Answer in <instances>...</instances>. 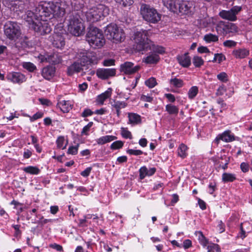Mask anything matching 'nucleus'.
I'll use <instances>...</instances> for the list:
<instances>
[{
    "label": "nucleus",
    "mask_w": 252,
    "mask_h": 252,
    "mask_svg": "<svg viewBox=\"0 0 252 252\" xmlns=\"http://www.w3.org/2000/svg\"><path fill=\"white\" fill-rule=\"evenodd\" d=\"M68 8L69 5L65 1H44L39 3L35 10L40 17L50 19L52 17H63Z\"/></svg>",
    "instance_id": "f257e3e1"
},
{
    "label": "nucleus",
    "mask_w": 252,
    "mask_h": 252,
    "mask_svg": "<svg viewBox=\"0 0 252 252\" xmlns=\"http://www.w3.org/2000/svg\"><path fill=\"white\" fill-rule=\"evenodd\" d=\"M24 19L29 25V28L40 35L49 33L51 31V28L47 22L49 18L40 17L35 11V13L28 11L25 15Z\"/></svg>",
    "instance_id": "f03ea898"
},
{
    "label": "nucleus",
    "mask_w": 252,
    "mask_h": 252,
    "mask_svg": "<svg viewBox=\"0 0 252 252\" xmlns=\"http://www.w3.org/2000/svg\"><path fill=\"white\" fill-rule=\"evenodd\" d=\"M78 60L67 68V73L71 76L75 73H78L83 70V67L89 64H96L101 59L102 56L94 52L83 53L79 54Z\"/></svg>",
    "instance_id": "7ed1b4c3"
},
{
    "label": "nucleus",
    "mask_w": 252,
    "mask_h": 252,
    "mask_svg": "<svg viewBox=\"0 0 252 252\" xmlns=\"http://www.w3.org/2000/svg\"><path fill=\"white\" fill-rule=\"evenodd\" d=\"M68 32L74 36H80L85 30L82 20L78 13L74 11L69 14L67 19Z\"/></svg>",
    "instance_id": "20e7f679"
},
{
    "label": "nucleus",
    "mask_w": 252,
    "mask_h": 252,
    "mask_svg": "<svg viewBox=\"0 0 252 252\" xmlns=\"http://www.w3.org/2000/svg\"><path fill=\"white\" fill-rule=\"evenodd\" d=\"M108 7L102 4H99L89 8L85 12V16L88 21L92 23L97 22L107 16L109 14Z\"/></svg>",
    "instance_id": "39448f33"
},
{
    "label": "nucleus",
    "mask_w": 252,
    "mask_h": 252,
    "mask_svg": "<svg viewBox=\"0 0 252 252\" xmlns=\"http://www.w3.org/2000/svg\"><path fill=\"white\" fill-rule=\"evenodd\" d=\"M140 13L143 19L150 23L156 24L161 19L160 14L155 8L145 3L140 4Z\"/></svg>",
    "instance_id": "423d86ee"
},
{
    "label": "nucleus",
    "mask_w": 252,
    "mask_h": 252,
    "mask_svg": "<svg viewBox=\"0 0 252 252\" xmlns=\"http://www.w3.org/2000/svg\"><path fill=\"white\" fill-rule=\"evenodd\" d=\"M105 33L109 39L116 43L123 42L126 37L123 30L113 23L110 24L106 27Z\"/></svg>",
    "instance_id": "0eeeda50"
},
{
    "label": "nucleus",
    "mask_w": 252,
    "mask_h": 252,
    "mask_svg": "<svg viewBox=\"0 0 252 252\" xmlns=\"http://www.w3.org/2000/svg\"><path fill=\"white\" fill-rule=\"evenodd\" d=\"M87 38L90 46L102 47L105 43V39L102 31L96 27L90 28Z\"/></svg>",
    "instance_id": "6e6552de"
},
{
    "label": "nucleus",
    "mask_w": 252,
    "mask_h": 252,
    "mask_svg": "<svg viewBox=\"0 0 252 252\" xmlns=\"http://www.w3.org/2000/svg\"><path fill=\"white\" fill-rule=\"evenodd\" d=\"M147 34V31L143 30L134 32L132 38L137 46L141 47H153L155 46L153 42L148 38Z\"/></svg>",
    "instance_id": "1a4fd4ad"
},
{
    "label": "nucleus",
    "mask_w": 252,
    "mask_h": 252,
    "mask_svg": "<svg viewBox=\"0 0 252 252\" xmlns=\"http://www.w3.org/2000/svg\"><path fill=\"white\" fill-rule=\"evenodd\" d=\"M4 33L9 39L17 38L20 34L19 26L15 22L8 21L4 25Z\"/></svg>",
    "instance_id": "9d476101"
},
{
    "label": "nucleus",
    "mask_w": 252,
    "mask_h": 252,
    "mask_svg": "<svg viewBox=\"0 0 252 252\" xmlns=\"http://www.w3.org/2000/svg\"><path fill=\"white\" fill-rule=\"evenodd\" d=\"M241 10V7L235 6L229 10H221L220 12L219 15L223 19L230 21H235L237 20L236 15Z\"/></svg>",
    "instance_id": "9b49d317"
},
{
    "label": "nucleus",
    "mask_w": 252,
    "mask_h": 252,
    "mask_svg": "<svg viewBox=\"0 0 252 252\" xmlns=\"http://www.w3.org/2000/svg\"><path fill=\"white\" fill-rule=\"evenodd\" d=\"M179 6V13L185 15H192L195 12V2L193 1L181 0Z\"/></svg>",
    "instance_id": "f8f14e48"
},
{
    "label": "nucleus",
    "mask_w": 252,
    "mask_h": 252,
    "mask_svg": "<svg viewBox=\"0 0 252 252\" xmlns=\"http://www.w3.org/2000/svg\"><path fill=\"white\" fill-rule=\"evenodd\" d=\"M155 49V50L153 52H151L146 58L144 59V61L146 63L150 64L157 63L159 60L158 54H162L165 52L163 48Z\"/></svg>",
    "instance_id": "ddd939ff"
},
{
    "label": "nucleus",
    "mask_w": 252,
    "mask_h": 252,
    "mask_svg": "<svg viewBox=\"0 0 252 252\" xmlns=\"http://www.w3.org/2000/svg\"><path fill=\"white\" fill-rule=\"evenodd\" d=\"M97 76L101 79H107L116 75V69L114 68H99L96 70Z\"/></svg>",
    "instance_id": "4468645a"
},
{
    "label": "nucleus",
    "mask_w": 252,
    "mask_h": 252,
    "mask_svg": "<svg viewBox=\"0 0 252 252\" xmlns=\"http://www.w3.org/2000/svg\"><path fill=\"white\" fill-rule=\"evenodd\" d=\"M7 78L8 80L14 83L21 84L26 81V78L25 76L20 72H10L7 75Z\"/></svg>",
    "instance_id": "2eb2a0df"
},
{
    "label": "nucleus",
    "mask_w": 252,
    "mask_h": 252,
    "mask_svg": "<svg viewBox=\"0 0 252 252\" xmlns=\"http://www.w3.org/2000/svg\"><path fill=\"white\" fill-rule=\"evenodd\" d=\"M139 68L138 65L133 66V63L131 62H126L121 65L120 70L125 74H131L138 71Z\"/></svg>",
    "instance_id": "dca6fc26"
},
{
    "label": "nucleus",
    "mask_w": 252,
    "mask_h": 252,
    "mask_svg": "<svg viewBox=\"0 0 252 252\" xmlns=\"http://www.w3.org/2000/svg\"><path fill=\"white\" fill-rule=\"evenodd\" d=\"M235 140L234 135L231 133L230 130H226L222 133L219 134L215 139V142L218 144L220 140L225 142H230Z\"/></svg>",
    "instance_id": "f3484780"
},
{
    "label": "nucleus",
    "mask_w": 252,
    "mask_h": 252,
    "mask_svg": "<svg viewBox=\"0 0 252 252\" xmlns=\"http://www.w3.org/2000/svg\"><path fill=\"white\" fill-rule=\"evenodd\" d=\"M180 0H166L164 1V5L171 11L179 13Z\"/></svg>",
    "instance_id": "a211bd4d"
},
{
    "label": "nucleus",
    "mask_w": 252,
    "mask_h": 252,
    "mask_svg": "<svg viewBox=\"0 0 252 252\" xmlns=\"http://www.w3.org/2000/svg\"><path fill=\"white\" fill-rule=\"evenodd\" d=\"M55 72L56 69L55 67L48 65L42 69L41 74L43 78L49 80L55 76Z\"/></svg>",
    "instance_id": "6ab92c4d"
},
{
    "label": "nucleus",
    "mask_w": 252,
    "mask_h": 252,
    "mask_svg": "<svg viewBox=\"0 0 252 252\" xmlns=\"http://www.w3.org/2000/svg\"><path fill=\"white\" fill-rule=\"evenodd\" d=\"M52 38V45L54 47H63L65 45L64 38L59 33L54 34Z\"/></svg>",
    "instance_id": "aec40b11"
},
{
    "label": "nucleus",
    "mask_w": 252,
    "mask_h": 252,
    "mask_svg": "<svg viewBox=\"0 0 252 252\" xmlns=\"http://www.w3.org/2000/svg\"><path fill=\"white\" fill-rule=\"evenodd\" d=\"M216 31L219 34L227 35V22L220 21L216 24Z\"/></svg>",
    "instance_id": "412c9836"
},
{
    "label": "nucleus",
    "mask_w": 252,
    "mask_h": 252,
    "mask_svg": "<svg viewBox=\"0 0 252 252\" xmlns=\"http://www.w3.org/2000/svg\"><path fill=\"white\" fill-rule=\"evenodd\" d=\"M57 106L63 112L67 113L72 109V104L69 101L61 100L58 102Z\"/></svg>",
    "instance_id": "4be33fe9"
},
{
    "label": "nucleus",
    "mask_w": 252,
    "mask_h": 252,
    "mask_svg": "<svg viewBox=\"0 0 252 252\" xmlns=\"http://www.w3.org/2000/svg\"><path fill=\"white\" fill-rule=\"evenodd\" d=\"M128 124L136 125L141 123V116L137 114L130 113L128 114Z\"/></svg>",
    "instance_id": "5701e85b"
},
{
    "label": "nucleus",
    "mask_w": 252,
    "mask_h": 252,
    "mask_svg": "<svg viewBox=\"0 0 252 252\" xmlns=\"http://www.w3.org/2000/svg\"><path fill=\"white\" fill-rule=\"evenodd\" d=\"M177 59L179 63L184 67H188L190 64V58L187 53L178 56Z\"/></svg>",
    "instance_id": "b1692460"
},
{
    "label": "nucleus",
    "mask_w": 252,
    "mask_h": 252,
    "mask_svg": "<svg viewBox=\"0 0 252 252\" xmlns=\"http://www.w3.org/2000/svg\"><path fill=\"white\" fill-rule=\"evenodd\" d=\"M216 19L213 17L204 18L203 19L200 20L199 22V23H200L201 25L205 28L211 27L213 25H216Z\"/></svg>",
    "instance_id": "393cba45"
},
{
    "label": "nucleus",
    "mask_w": 252,
    "mask_h": 252,
    "mask_svg": "<svg viewBox=\"0 0 252 252\" xmlns=\"http://www.w3.org/2000/svg\"><path fill=\"white\" fill-rule=\"evenodd\" d=\"M116 137L113 135H105L96 140V143L98 145H103L110 142L116 139Z\"/></svg>",
    "instance_id": "a878e982"
},
{
    "label": "nucleus",
    "mask_w": 252,
    "mask_h": 252,
    "mask_svg": "<svg viewBox=\"0 0 252 252\" xmlns=\"http://www.w3.org/2000/svg\"><path fill=\"white\" fill-rule=\"evenodd\" d=\"M233 55L238 58H244L247 56L249 52L245 48H237L233 50Z\"/></svg>",
    "instance_id": "bb28decb"
},
{
    "label": "nucleus",
    "mask_w": 252,
    "mask_h": 252,
    "mask_svg": "<svg viewBox=\"0 0 252 252\" xmlns=\"http://www.w3.org/2000/svg\"><path fill=\"white\" fill-rule=\"evenodd\" d=\"M112 90L111 89H108L104 93L100 94L97 96V101L100 104H103L104 101L108 98L110 97L111 95Z\"/></svg>",
    "instance_id": "cd10ccee"
},
{
    "label": "nucleus",
    "mask_w": 252,
    "mask_h": 252,
    "mask_svg": "<svg viewBox=\"0 0 252 252\" xmlns=\"http://www.w3.org/2000/svg\"><path fill=\"white\" fill-rule=\"evenodd\" d=\"M222 181L224 183L232 182L236 180L235 174L224 172L222 174Z\"/></svg>",
    "instance_id": "c85d7f7f"
},
{
    "label": "nucleus",
    "mask_w": 252,
    "mask_h": 252,
    "mask_svg": "<svg viewBox=\"0 0 252 252\" xmlns=\"http://www.w3.org/2000/svg\"><path fill=\"white\" fill-rule=\"evenodd\" d=\"M45 59L47 62L54 64L59 63L61 61V59L58 55L55 53L47 55L46 57H45Z\"/></svg>",
    "instance_id": "c756f323"
},
{
    "label": "nucleus",
    "mask_w": 252,
    "mask_h": 252,
    "mask_svg": "<svg viewBox=\"0 0 252 252\" xmlns=\"http://www.w3.org/2000/svg\"><path fill=\"white\" fill-rule=\"evenodd\" d=\"M195 235L198 237V240L200 244L204 247L205 248L207 245L209 243L208 240L204 236L201 231H197L195 232Z\"/></svg>",
    "instance_id": "7c9ffc66"
},
{
    "label": "nucleus",
    "mask_w": 252,
    "mask_h": 252,
    "mask_svg": "<svg viewBox=\"0 0 252 252\" xmlns=\"http://www.w3.org/2000/svg\"><path fill=\"white\" fill-rule=\"evenodd\" d=\"M207 252H220L221 250L220 246L216 244L210 243L205 247Z\"/></svg>",
    "instance_id": "2f4dec72"
},
{
    "label": "nucleus",
    "mask_w": 252,
    "mask_h": 252,
    "mask_svg": "<svg viewBox=\"0 0 252 252\" xmlns=\"http://www.w3.org/2000/svg\"><path fill=\"white\" fill-rule=\"evenodd\" d=\"M165 110L170 115H177L179 112L178 107L171 104L166 105Z\"/></svg>",
    "instance_id": "473e14b6"
},
{
    "label": "nucleus",
    "mask_w": 252,
    "mask_h": 252,
    "mask_svg": "<svg viewBox=\"0 0 252 252\" xmlns=\"http://www.w3.org/2000/svg\"><path fill=\"white\" fill-rule=\"evenodd\" d=\"M23 171L27 173L33 175H37L40 172V169L38 167L32 166L24 167Z\"/></svg>",
    "instance_id": "72a5a7b5"
},
{
    "label": "nucleus",
    "mask_w": 252,
    "mask_h": 252,
    "mask_svg": "<svg viewBox=\"0 0 252 252\" xmlns=\"http://www.w3.org/2000/svg\"><path fill=\"white\" fill-rule=\"evenodd\" d=\"M238 32V28L236 25L232 23L227 22V34H234Z\"/></svg>",
    "instance_id": "f704fd0d"
},
{
    "label": "nucleus",
    "mask_w": 252,
    "mask_h": 252,
    "mask_svg": "<svg viewBox=\"0 0 252 252\" xmlns=\"http://www.w3.org/2000/svg\"><path fill=\"white\" fill-rule=\"evenodd\" d=\"M203 39L208 43L216 42L219 40V38L217 35L212 33H209L205 35Z\"/></svg>",
    "instance_id": "c9c22d12"
},
{
    "label": "nucleus",
    "mask_w": 252,
    "mask_h": 252,
    "mask_svg": "<svg viewBox=\"0 0 252 252\" xmlns=\"http://www.w3.org/2000/svg\"><path fill=\"white\" fill-rule=\"evenodd\" d=\"M188 148L186 145L181 144L178 149V155L182 158H185L187 156V151Z\"/></svg>",
    "instance_id": "e433bc0d"
},
{
    "label": "nucleus",
    "mask_w": 252,
    "mask_h": 252,
    "mask_svg": "<svg viewBox=\"0 0 252 252\" xmlns=\"http://www.w3.org/2000/svg\"><path fill=\"white\" fill-rule=\"evenodd\" d=\"M126 106V103L124 101H114L113 103H112V108L115 109V110L124 108Z\"/></svg>",
    "instance_id": "4c0bfd02"
},
{
    "label": "nucleus",
    "mask_w": 252,
    "mask_h": 252,
    "mask_svg": "<svg viewBox=\"0 0 252 252\" xmlns=\"http://www.w3.org/2000/svg\"><path fill=\"white\" fill-rule=\"evenodd\" d=\"M23 67L30 72H33L36 69V66L30 62L23 63Z\"/></svg>",
    "instance_id": "58836bf2"
},
{
    "label": "nucleus",
    "mask_w": 252,
    "mask_h": 252,
    "mask_svg": "<svg viewBox=\"0 0 252 252\" xmlns=\"http://www.w3.org/2000/svg\"><path fill=\"white\" fill-rule=\"evenodd\" d=\"M64 138L63 136H60L58 138L56 143L57 147L59 149H64L67 145V143L64 145Z\"/></svg>",
    "instance_id": "ea45409f"
},
{
    "label": "nucleus",
    "mask_w": 252,
    "mask_h": 252,
    "mask_svg": "<svg viewBox=\"0 0 252 252\" xmlns=\"http://www.w3.org/2000/svg\"><path fill=\"white\" fill-rule=\"evenodd\" d=\"M198 88L196 86L192 87L189 91L188 96L190 99L193 98L197 94Z\"/></svg>",
    "instance_id": "a19ab883"
},
{
    "label": "nucleus",
    "mask_w": 252,
    "mask_h": 252,
    "mask_svg": "<svg viewBox=\"0 0 252 252\" xmlns=\"http://www.w3.org/2000/svg\"><path fill=\"white\" fill-rule=\"evenodd\" d=\"M170 83L174 86L178 88H180L182 87L183 85L182 80L181 79H177L176 78L171 79Z\"/></svg>",
    "instance_id": "79ce46f5"
},
{
    "label": "nucleus",
    "mask_w": 252,
    "mask_h": 252,
    "mask_svg": "<svg viewBox=\"0 0 252 252\" xmlns=\"http://www.w3.org/2000/svg\"><path fill=\"white\" fill-rule=\"evenodd\" d=\"M115 1L123 6H130L133 3V0H115Z\"/></svg>",
    "instance_id": "37998d69"
},
{
    "label": "nucleus",
    "mask_w": 252,
    "mask_h": 252,
    "mask_svg": "<svg viewBox=\"0 0 252 252\" xmlns=\"http://www.w3.org/2000/svg\"><path fill=\"white\" fill-rule=\"evenodd\" d=\"M121 133L122 136L126 138H132V135L131 132L127 130V128L122 127L121 128Z\"/></svg>",
    "instance_id": "c03bdc74"
},
{
    "label": "nucleus",
    "mask_w": 252,
    "mask_h": 252,
    "mask_svg": "<svg viewBox=\"0 0 252 252\" xmlns=\"http://www.w3.org/2000/svg\"><path fill=\"white\" fill-rule=\"evenodd\" d=\"M124 144L123 142L121 141H116L113 142L110 146V148L111 149L116 150L121 148Z\"/></svg>",
    "instance_id": "a18cd8bd"
},
{
    "label": "nucleus",
    "mask_w": 252,
    "mask_h": 252,
    "mask_svg": "<svg viewBox=\"0 0 252 252\" xmlns=\"http://www.w3.org/2000/svg\"><path fill=\"white\" fill-rule=\"evenodd\" d=\"M145 84L149 88H152L157 85V82L154 78L151 77L145 81Z\"/></svg>",
    "instance_id": "49530a36"
},
{
    "label": "nucleus",
    "mask_w": 252,
    "mask_h": 252,
    "mask_svg": "<svg viewBox=\"0 0 252 252\" xmlns=\"http://www.w3.org/2000/svg\"><path fill=\"white\" fill-rule=\"evenodd\" d=\"M21 45L22 47H29L33 46L32 43L27 37H25L21 41Z\"/></svg>",
    "instance_id": "de8ad7c7"
},
{
    "label": "nucleus",
    "mask_w": 252,
    "mask_h": 252,
    "mask_svg": "<svg viewBox=\"0 0 252 252\" xmlns=\"http://www.w3.org/2000/svg\"><path fill=\"white\" fill-rule=\"evenodd\" d=\"M193 63L196 67H199L203 63V60L199 57H194L193 59Z\"/></svg>",
    "instance_id": "09e8293b"
},
{
    "label": "nucleus",
    "mask_w": 252,
    "mask_h": 252,
    "mask_svg": "<svg viewBox=\"0 0 252 252\" xmlns=\"http://www.w3.org/2000/svg\"><path fill=\"white\" fill-rule=\"evenodd\" d=\"M148 169L146 166H143L139 169L140 178L143 179L146 176H147Z\"/></svg>",
    "instance_id": "8fccbe9b"
},
{
    "label": "nucleus",
    "mask_w": 252,
    "mask_h": 252,
    "mask_svg": "<svg viewBox=\"0 0 252 252\" xmlns=\"http://www.w3.org/2000/svg\"><path fill=\"white\" fill-rule=\"evenodd\" d=\"M217 78L222 82H225L228 80V76L226 73L222 72L218 74Z\"/></svg>",
    "instance_id": "3c124183"
},
{
    "label": "nucleus",
    "mask_w": 252,
    "mask_h": 252,
    "mask_svg": "<svg viewBox=\"0 0 252 252\" xmlns=\"http://www.w3.org/2000/svg\"><path fill=\"white\" fill-rule=\"evenodd\" d=\"M93 124V122H90L87 125L85 126L82 130V135H88V132L90 130V128L92 127Z\"/></svg>",
    "instance_id": "603ef678"
},
{
    "label": "nucleus",
    "mask_w": 252,
    "mask_h": 252,
    "mask_svg": "<svg viewBox=\"0 0 252 252\" xmlns=\"http://www.w3.org/2000/svg\"><path fill=\"white\" fill-rule=\"evenodd\" d=\"M78 144L76 146L69 147L68 149L67 153L71 155H76L78 152Z\"/></svg>",
    "instance_id": "864d4df0"
},
{
    "label": "nucleus",
    "mask_w": 252,
    "mask_h": 252,
    "mask_svg": "<svg viewBox=\"0 0 252 252\" xmlns=\"http://www.w3.org/2000/svg\"><path fill=\"white\" fill-rule=\"evenodd\" d=\"M223 45L228 47H234L237 45V42L231 40H226L223 42Z\"/></svg>",
    "instance_id": "5fc2aeb1"
},
{
    "label": "nucleus",
    "mask_w": 252,
    "mask_h": 252,
    "mask_svg": "<svg viewBox=\"0 0 252 252\" xmlns=\"http://www.w3.org/2000/svg\"><path fill=\"white\" fill-rule=\"evenodd\" d=\"M127 152L130 155H133L135 156L140 155L143 154V152L139 150L129 149L127 151Z\"/></svg>",
    "instance_id": "6e6d98bb"
},
{
    "label": "nucleus",
    "mask_w": 252,
    "mask_h": 252,
    "mask_svg": "<svg viewBox=\"0 0 252 252\" xmlns=\"http://www.w3.org/2000/svg\"><path fill=\"white\" fill-rule=\"evenodd\" d=\"M94 114V112L89 109H86L81 114V116L83 117H87L91 116Z\"/></svg>",
    "instance_id": "4d7b16f0"
},
{
    "label": "nucleus",
    "mask_w": 252,
    "mask_h": 252,
    "mask_svg": "<svg viewBox=\"0 0 252 252\" xmlns=\"http://www.w3.org/2000/svg\"><path fill=\"white\" fill-rule=\"evenodd\" d=\"M92 170V168L91 167H89L87 168L85 170L81 172V175L83 177H87L90 175Z\"/></svg>",
    "instance_id": "13d9d810"
},
{
    "label": "nucleus",
    "mask_w": 252,
    "mask_h": 252,
    "mask_svg": "<svg viewBox=\"0 0 252 252\" xmlns=\"http://www.w3.org/2000/svg\"><path fill=\"white\" fill-rule=\"evenodd\" d=\"M103 64L106 66L113 65L115 64V60L113 59L105 60L103 61Z\"/></svg>",
    "instance_id": "bf43d9fd"
},
{
    "label": "nucleus",
    "mask_w": 252,
    "mask_h": 252,
    "mask_svg": "<svg viewBox=\"0 0 252 252\" xmlns=\"http://www.w3.org/2000/svg\"><path fill=\"white\" fill-rule=\"evenodd\" d=\"M50 247L54 249H55L59 252H62L63 251V247L56 243L51 244L50 245Z\"/></svg>",
    "instance_id": "052dcab7"
},
{
    "label": "nucleus",
    "mask_w": 252,
    "mask_h": 252,
    "mask_svg": "<svg viewBox=\"0 0 252 252\" xmlns=\"http://www.w3.org/2000/svg\"><path fill=\"white\" fill-rule=\"evenodd\" d=\"M240 167L243 172H247L249 169V165L246 162H242L240 165Z\"/></svg>",
    "instance_id": "680f3d73"
},
{
    "label": "nucleus",
    "mask_w": 252,
    "mask_h": 252,
    "mask_svg": "<svg viewBox=\"0 0 252 252\" xmlns=\"http://www.w3.org/2000/svg\"><path fill=\"white\" fill-rule=\"evenodd\" d=\"M217 227L220 233H222L225 231L224 224L222 223V221L221 220L219 222V224L218 225Z\"/></svg>",
    "instance_id": "e2e57ef3"
},
{
    "label": "nucleus",
    "mask_w": 252,
    "mask_h": 252,
    "mask_svg": "<svg viewBox=\"0 0 252 252\" xmlns=\"http://www.w3.org/2000/svg\"><path fill=\"white\" fill-rule=\"evenodd\" d=\"M191 244V241L189 239H186L183 242V247L185 249L190 248Z\"/></svg>",
    "instance_id": "0e129e2a"
},
{
    "label": "nucleus",
    "mask_w": 252,
    "mask_h": 252,
    "mask_svg": "<svg viewBox=\"0 0 252 252\" xmlns=\"http://www.w3.org/2000/svg\"><path fill=\"white\" fill-rule=\"evenodd\" d=\"M15 5L18 6V8L20 11H23L24 9L26 8V3H23L22 1H17V2L15 3Z\"/></svg>",
    "instance_id": "69168bd1"
},
{
    "label": "nucleus",
    "mask_w": 252,
    "mask_h": 252,
    "mask_svg": "<svg viewBox=\"0 0 252 252\" xmlns=\"http://www.w3.org/2000/svg\"><path fill=\"white\" fill-rule=\"evenodd\" d=\"M43 116V114L41 113H36V114H34L32 117L31 118V120L32 121H35L38 119H39Z\"/></svg>",
    "instance_id": "338daca9"
},
{
    "label": "nucleus",
    "mask_w": 252,
    "mask_h": 252,
    "mask_svg": "<svg viewBox=\"0 0 252 252\" xmlns=\"http://www.w3.org/2000/svg\"><path fill=\"white\" fill-rule=\"evenodd\" d=\"M141 99L144 101L151 102L153 100V97L146 95H142L141 96Z\"/></svg>",
    "instance_id": "774afa93"
}]
</instances>
